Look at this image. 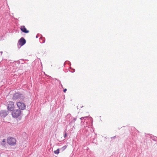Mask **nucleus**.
<instances>
[{"label":"nucleus","mask_w":157,"mask_h":157,"mask_svg":"<svg viewBox=\"0 0 157 157\" xmlns=\"http://www.w3.org/2000/svg\"><path fill=\"white\" fill-rule=\"evenodd\" d=\"M21 113V111L19 109H17L13 110L12 115L13 117L17 118L19 117Z\"/></svg>","instance_id":"obj_1"},{"label":"nucleus","mask_w":157,"mask_h":157,"mask_svg":"<svg viewBox=\"0 0 157 157\" xmlns=\"http://www.w3.org/2000/svg\"><path fill=\"white\" fill-rule=\"evenodd\" d=\"M7 143L10 145L14 146L16 144V140L13 137H8L7 139Z\"/></svg>","instance_id":"obj_2"},{"label":"nucleus","mask_w":157,"mask_h":157,"mask_svg":"<svg viewBox=\"0 0 157 157\" xmlns=\"http://www.w3.org/2000/svg\"><path fill=\"white\" fill-rule=\"evenodd\" d=\"M24 97L23 95L20 93H16L14 94L13 98V100H17L18 99L21 100L23 99Z\"/></svg>","instance_id":"obj_3"},{"label":"nucleus","mask_w":157,"mask_h":157,"mask_svg":"<svg viewBox=\"0 0 157 157\" xmlns=\"http://www.w3.org/2000/svg\"><path fill=\"white\" fill-rule=\"evenodd\" d=\"M17 105L19 109L20 110H24L26 108V105L23 102L18 101L17 103Z\"/></svg>","instance_id":"obj_4"},{"label":"nucleus","mask_w":157,"mask_h":157,"mask_svg":"<svg viewBox=\"0 0 157 157\" xmlns=\"http://www.w3.org/2000/svg\"><path fill=\"white\" fill-rule=\"evenodd\" d=\"M14 104L12 101H10L7 106V109L8 110L12 111L14 110Z\"/></svg>","instance_id":"obj_5"},{"label":"nucleus","mask_w":157,"mask_h":157,"mask_svg":"<svg viewBox=\"0 0 157 157\" xmlns=\"http://www.w3.org/2000/svg\"><path fill=\"white\" fill-rule=\"evenodd\" d=\"M9 112L6 110H2L0 111V115L1 117L4 118L8 114Z\"/></svg>","instance_id":"obj_6"},{"label":"nucleus","mask_w":157,"mask_h":157,"mask_svg":"<svg viewBox=\"0 0 157 157\" xmlns=\"http://www.w3.org/2000/svg\"><path fill=\"white\" fill-rule=\"evenodd\" d=\"M26 43V40L23 37H21L18 41V45H20L21 46L23 45Z\"/></svg>","instance_id":"obj_7"},{"label":"nucleus","mask_w":157,"mask_h":157,"mask_svg":"<svg viewBox=\"0 0 157 157\" xmlns=\"http://www.w3.org/2000/svg\"><path fill=\"white\" fill-rule=\"evenodd\" d=\"M77 117H75L72 120H71L69 124V125H70L71 127H72L71 128L73 129L74 128V126L75 125V122L76 120Z\"/></svg>","instance_id":"obj_8"},{"label":"nucleus","mask_w":157,"mask_h":157,"mask_svg":"<svg viewBox=\"0 0 157 157\" xmlns=\"http://www.w3.org/2000/svg\"><path fill=\"white\" fill-rule=\"evenodd\" d=\"M21 30L23 33H28L29 31V30H27L24 26H21L20 28Z\"/></svg>","instance_id":"obj_9"},{"label":"nucleus","mask_w":157,"mask_h":157,"mask_svg":"<svg viewBox=\"0 0 157 157\" xmlns=\"http://www.w3.org/2000/svg\"><path fill=\"white\" fill-rule=\"evenodd\" d=\"M1 145L2 146H5L6 144V139H4L1 143Z\"/></svg>","instance_id":"obj_10"},{"label":"nucleus","mask_w":157,"mask_h":157,"mask_svg":"<svg viewBox=\"0 0 157 157\" xmlns=\"http://www.w3.org/2000/svg\"><path fill=\"white\" fill-rule=\"evenodd\" d=\"M40 43H44L45 41V39L44 38H40Z\"/></svg>","instance_id":"obj_11"},{"label":"nucleus","mask_w":157,"mask_h":157,"mask_svg":"<svg viewBox=\"0 0 157 157\" xmlns=\"http://www.w3.org/2000/svg\"><path fill=\"white\" fill-rule=\"evenodd\" d=\"M67 147V146L66 145H65L62 147L61 148H60V150L62 151H63L65 150L66 148Z\"/></svg>","instance_id":"obj_12"},{"label":"nucleus","mask_w":157,"mask_h":157,"mask_svg":"<svg viewBox=\"0 0 157 157\" xmlns=\"http://www.w3.org/2000/svg\"><path fill=\"white\" fill-rule=\"evenodd\" d=\"M54 152L55 154H58L59 153V149H58L54 151Z\"/></svg>","instance_id":"obj_13"},{"label":"nucleus","mask_w":157,"mask_h":157,"mask_svg":"<svg viewBox=\"0 0 157 157\" xmlns=\"http://www.w3.org/2000/svg\"><path fill=\"white\" fill-rule=\"evenodd\" d=\"M64 137L65 138H66L67 136V134L66 131H64Z\"/></svg>","instance_id":"obj_14"},{"label":"nucleus","mask_w":157,"mask_h":157,"mask_svg":"<svg viewBox=\"0 0 157 157\" xmlns=\"http://www.w3.org/2000/svg\"><path fill=\"white\" fill-rule=\"evenodd\" d=\"M87 117H82L80 118V119L81 120H82V119H84V118H87Z\"/></svg>","instance_id":"obj_15"},{"label":"nucleus","mask_w":157,"mask_h":157,"mask_svg":"<svg viewBox=\"0 0 157 157\" xmlns=\"http://www.w3.org/2000/svg\"><path fill=\"white\" fill-rule=\"evenodd\" d=\"M67 90V89H65L63 90V92H65Z\"/></svg>","instance_id":"obj_16"},{"label":"nucleus","mask_w":157,"mask_h":157,"mask_svg":"<svg viewBox=\"0 0 157 157\" xmlns=\"http://www.w3.org/2000/svg\"><path fill=\"white\" fill-rule=\"evenodd\" d=\"M67 117H70V116H71V115H70V114L68 115H67Z\"/></svg>","instance_id":"obj_17"},{"label":"nucleus","mask_w":157,"mask_h":157,"mask_svg":"<svg viewBox=\"0 0 157 157\" xmlns=\"http://www.w3.org/2000/svg\"><path fill=\"white\" fill-rule=\"evenodd\" d=\"M115 137H116V136H114L111 137V138H115Z\"/></svg>","instance_id":"obj_18"},{"label":"nucleus","mask_w":157,"mask_h":157,"mask_svg":"<svg viewBox=\"0 0 157 157\" xmlns=\"http://www.w3.org/2000/svg\"><path fill=\"white\" fill-rule=\"evenodd\" d=\"M0 53H1V54H2V52H0Z\"/></svg>","instance_id":"obj_19"},{"label":"nucleus","mask_w":157,"mask_h":157,"mask_svg":"<svg viewBox=\"0 0 157 157\" xmlns=\"http://www.w3.org/2000/svg\"><path fill=\"white\" fill-rule=\"evenodd\" d=\"M21 60H22V61H24V60H23V59H20Z\"/></svg>","instance_id":"obj_20"},{"label":"nucleus","mask_w":157,"mask_h":157,"mask_svg":"<svg viewBox=\"0 0 157 157\" xmlns=\"http://www.w3.org/2000/svg\"><path fill=\"white\" fill-rule=\"evenodd\" d=\"M38 36H37H37H36V37L37 38H38Z\"/></svg>","instance_id":"obj_21"},{"label":"nucleus","mask_w":157,"mask_h":157,"mask_svg":"<svg viewBox=\"0 0 157 157\" xmlns=\"http://www.w3.org/2000/svg\"><path fill=\"white\" fill-rule=\"evenodd\" d=\"M86 118H84V119L85 120V119H86Z\"/></svg>","instance_id":"obj_22"}]
</instances>
